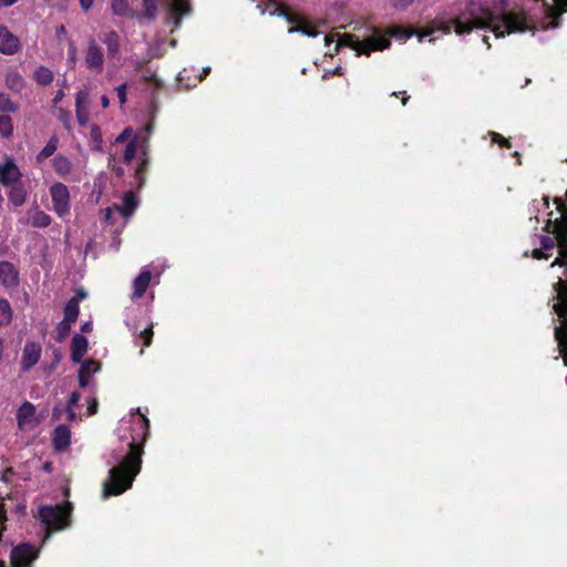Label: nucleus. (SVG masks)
<instances>
[{"label": "nucleus", "instance_id": "nucleus-22", "mask_svg": "<svg viewBox=\"0 0 567 567\" xmlns=\"http://www.w3.org/2000/svg\"><path fill=\"white\" fill-rule=\"evenodd\" d=\"M52 166L60 177H66L72 172L71 161L61 154L53 158Z\"/></svg>", "mask_w": 567, "mask_h": 567}, {"label": "nucleus", "instance_id": "nucleus-62", "mask_svg": "<svg viewBox=\"0 0 567 567\" xmlns=\"http://www.w3.org/2000/svg\"><path fill=\"white\" fill-rule=\"evenodd\" d=\"M69 421H74L76 419V413L73 409H66Z\"/></svg>", "mask_w": 567, "mask_h": 567}, {"label": "nucleus", "instance_id": "nucleus-53", "mask_svg": "<svg viewBox=\"0 0 567 567\" xmlns=\"http://www.w3.org/2000/svg\"><path fill=\"white\" fill-rule=\"evenodd\" d=\"M12 474H13V468L12 467H7L1 473L0 480L7 483V482H9V476L12 475Z\"/></svg>", "mask_w": 567, "mask_h": 567}, {"label": "nucleus", "instance_id": "nucleus-35", "mask_svg": "<svg viewBox=\"0 0 567 567\" xmlns=\"http://www.w3.org/2000/svg\"><path fill=\"white\" fill-rule=\"evenodd\" d=\"M414 33V30L411 28L405 27H393L389 30V35L396 38L399 40H408L410 39Z\"/></svg>", "mask_w": 567, "mask_h": 567}, {"label": "nucleus", "instance_id": "nucleus-60", "mask_svg": "<svg viewBox=\"0 0 567 567\" xmlns=\"http://www.w3.org/2000/svg\"><path fill=\"white\" fill-rule=\"evenodd\" d=\"M81 331L82 332H91L92 331V323L91 322L83 323L82 327H81Z\"/></svg>", "mask_w": 567, "mask_h": 567}, {"label": "nucleus", "instance_id": "nucleus-18", "mask_svg": "<svg viewBox=\"0 0 567 567\" xmlns=\"http://www.w3.org/2000/svg\"><path fill=\"white\" fill-rule=\"evenodd\" d=\"M101 40L106 45L109 58H115L118 54L121 48L118 33L114 30L107 31L103 34Z\"/></svg>", "mask_w": 567, "mask_h": 567}, {"label": "nucleus", "instance_id": "nucleus-25", "mask_svg": "<svg viewBox=\"0 0 567 567\" xmlns=\"http://www.w3.org/2000/svg\"><path fill=\"white\" fill-rule=\"evenodd\" d=\"M53 79H54L53 72L47 66L40 65L33 72V80L39 85H49L52 83Z\"/></svg>", "mask_w": 567, "mask_h": 567}, {"label": "nucleus", "instance_id": "nucleus-21", "mask_svg": "<svg viewBox=\"0 0 567 567\" xmlns=\"http://www.w3.org/2000/svg\"><path fill=\"white\" fill-rule=\"evenodd\" d=\"M10 190H9V200L14 206H21L25 202L27 192L24 189V186L19 181L17 183L10 184Z\"/></svg>", "mask_w": 567, "mask_h": 567}, {"label": "nucleus", "instance_id": "nucleus-13", "mask_svg": "<svg viewBox=\"0 0 567 567\" xmlns=\"http://www.w3.org/2000/svg\"><path fill=\"white\" fill-rule=\"evenodd\" d=\"M71 444V430L66 424L58 425L52 433V445L55 451L62 452Z\"/></svg>", "mask_w": 567, "mask_h": 567}, {"label": "nucleus", "instance_id": "nucleus-11", "mask_svg": "<svg viewBox=\"0 0 567 567\" xmlns=\"http://www.w3.org/2000/svg\"><path fill=\"white\" fill-rule=\"evenodd\" d=\"M21 49L20 39L8 27L0 24V53L13 55Z\"/></svg>", "mask_w": 567, "mask_h": 567}, {"label": "nucleus", "instance_id": "nucleus-59", "mask_svg": "<svg viewBox=\"0 0 567 567\" xmlns=\"http://www.w3.org/2000/svg\"><path fill=\"white\" fill-rule=\"evenodd\" d=\"M64 97V92L63 90H59L53 99V104L56 105L58 103H60L62 101V99Z\"/></svg>", "mask_w": 567, "mask_h": 567}, {"label": "nucleus", "instance_id": "nucleus-46", "mask_svg": "<svg viewBox=\"0 0 567 567\" xmlns=\"http://www.w3.org/2000/svg\"><path fill=\"white\" fill-rule=\"evenodd\" d=\"M81 395L79 392H72L69 396L66 409H73L79 403Z\"/></svg>", "mask_w": 567, "mask_h": 567}, {"label": "nucleus", "instance_id": "nucleus-3", "mask_svg": "<svg viewBox=\"0 0 567 567\" xmlns=\"http://www.w3.org/2000/svg\"><path fill=\"white\" fill-rule=\"evenodd\" d=\"M391 45V41L389 38L381 35V34H374L371 38L359 40V38L351 33H344L342 34L337 44H336V52L339 51L340 47H348L352 50L357 51V54H370L373 51H380L388 49Z\"/></svg>", "mask_w": 567, "mask_h": 567}, {"label": "nucleus", "instance_id": "nucleus-55", "mask_svg": "<svg viewBox=\"0 0 567 567\" xmlns=\"http://www.w3.org/2000/svg\"><path fill=\"white\" fill-rule=\"evenodd\" d=\"M79 2L82 10L89 11L93 6L94 0H79Z\"/></svg>", "mask_w": 567, "mask_h": 567}, {"label": "nucleus", "instance_id": "nucleus-51", "mask_svg": "<svg viewBox=\"0 0 567 567\" xmlns=\"http://www.w3.org/2000/svg\"><path fill=\"white\" fill-rule=\"evenodd\" d=\"M533 257L536 259H547L549 257V255H547L545 252V250L540 248V249L533 250Z\"/></svg>", "mask_w": 567, "mask_h": 567}, {"label": "nucleus", "instance_id": "nucleus-61", "mask_svg": "<svg viewBox=\"0 0 567 567\" xmlns=\"http://www.w3.org/2000/svg\"><path fill=\"white\" fill-rule=\"evenodd\" d=\"M101 104H102V107H103V109L109 107V105H110V100H109V97H107L106 95H102V96H101Z\"/></svg>", "mask_w": 567, "mask_h": 567}, {"label": "nucleus", "instance_id": "nucleus-31", "mask_svg": "<svg viewBox=\"0 0 567 567\" xmlns=\"http://www.w3.org/2000/svg\"><path fill=\"white\" fill-rule=\"evenodd\" d=\"M19 110V104L14 102L9 94L0 93V112L16 113Z\"/></svg>", "mask_w": 567, "mask_h": 567}, {"label": "nucleus", "instance_id": "nucleus-34", "mask_svg": "<svg viewBox=\"0 0 567 567\" xmlns=\"http://www.w3.org/2000/svg\"><path fill=\"white\" fill-rule=\"evenodd\" d=\"M13 134V123L9 115H0V135L4 138L11 137Z\"/></svg>", "mask_w": 567, "mask_h": 567}, {"label": "nucleus", "instance_id": "nucleus-27", "mask_svg": "<svg viewBox=\"0 0 567 567\" xmlns=\"http://www.w3.org/2000/svg\"><path fill=\"white\" fill-rule=\"evenodd\" d=\"M80 313L79 299L72 297L64 307V318L69 322L74 323L78 320Z\"/></svg>", "mask_w": 567, "mask_h": 567}, {"label": "nucleus", "instance_id": "nucleus-41", "mask_svg": "<svg viewBox=\"0 0 567 567\" xmlns=\"http://www.w3.org/2000/svg\"><path fill=\"white\" fill-rule=\"evenodd\" d=\"M488 134H489V136L492 138V143H496L501 147H504V148H511L512 147V143L509 142V140L505 138L502 134L496 133V132H489Z\"/></svg>", "mask_w": 567, "mask_h": 567}, {"label": "nucleus", "instance_id": "nucleus-38", "mask_svg": "<svg viewBox=\"0 0 567 567\" xmlns=\"http://www.w3.org/2000/svg\"><path fill=\"white\" fill-rule=\"evenodd\" d=\"M78 62V49L73 41L69 42L68 45V60L66 63L70 69H75Z\"/></svg>", "mask_w": 567, "mask_h": 567}, {"label": "nucleus", "instance_id": "nucleus-33", "mask_svg": "<svg viewBox=\"0 0 567 567\" xmlns=\"http://www.w3.org/2000/svg\"><path fill=\"white\" fill-rule=\"evenodd\" d=\"M111 10L114 16L125 17L130 12L127 0H111Z\"/></svg>", "mask_w": 567, "mask_h": 567}, {"label": "nucleus", "instance_id": "nucleus-50", "mask_svg": "<svg viewBox=\"0 0 567 567\" xmlns=\"http://www.w3.org/2000/svg\"><path fill=\"white\" fill-rule=\"evenodd\" d=\"M558 14L567 12V0H555Z\"/></svg>", "mask_w": 567, "mask_h": 567}, {"label": "nucleus", "instance_id": "nucleus-36", "mask_svg": "<svg viewBox=\"0 0 567 567\" xmlns=\"http://www.w3.org/2000/svg\"><path fill=\"white\" fill-rule=\"evenodd\" d=\"M157 12V0H143V16L147 20H154Z\"/></svg>", "mask_w": 567, "mask_h": 567}, {"label": "nucleus", "instance_id": "nucleus-23", "mask_svg": "<svg viewBox=\"0 0 567 567\" xmlns=\"http://www.w3.org/2000/svg\"><path fill=\"white\" fill-rule=\"evenodd\" d=\"M4 82L6 86L16 93L22 92V90L25 87V81L23 76L17 71L7 73Z\"/></svg>", "mask_w": 567, "mask_h": 567}, {"label": "nucleus", "instance_id": "nucleus-8", "mask_svg": "<svg viewBox=\"0 0 567 567\" xmlns=\"http://www.w3.org/2000/svg\"><path fill=\"white\" fill-rule=\"evenodd\" d=\"M37 555L34 547L30 544H21L11 550V567H30Z\"/></svg>", "mask_w": 567, "mask_h": 567}, {"label": "nucleus", "instance_id": "nucleus-56", "mask_svg": "<svg viewBox=\"0 0 567 567\" xmlns=\"http://www.w3.org/2000/svg\"><path fill=\"white\" fill-rule=\"evenodd\" d=\"M75 112H76V117H78L79 123L81 125H84L86 123V121H87L86 115L83 114L82 109L75 110Z\"/></svg>", "mask_w": 567, "mask_h": 567}, {"label": "nucleus", "instance_id": "nucleus-44", "mask_svg": "<svg viewBox=\"0 0 567 567\" xmlns=\"http://www.w3.org/2000/svg\"><path fill=\"white\" fill-rule=\"evenodd\" d=\"M115 90L121 105L125 104L127 101V84H120Z\"/></svg>", "mask_w": 567, "mask_h": 567}, {"label": "nucleus", "instance_id": "nucleus-47", "mask_svg": "<svg viewBox=\"0 0 567 567\" xmlns=\"http://www.w3.org/2000/svg\"><path fill=\"white\" fill-rule=\"evenodd\" d=\"M415 0H391V3L396 9H408Z\"/></svg>", "mask_w": 567, "mask_h": 567}, {"label": "nucleus", "instance_id": "nucleus-48", "mask_svg": "<svg viewBox=\"0 0 567 567\" xmlns=\"http://www.w3.org/2000/svg\"><path fill=\"white\" fill-rule=\"evenodd\" d=\"M87 97V93L84 91H79L75 96V110L82 109V104L85 102Z\"/></svg>", "mask_w": 567, "mask_h": 567}, {"label": "nucleus", "instance_id": "nucleus-30", "mask_svg": "<svg viewBox=\"0 0 567 567\" xmlns=\"http://www.w3.org/2000/svg\"><path fill=\"white\" fill-rule=\"evenodd\" d=\"M13 311L10 302L1 298L0 299V326H7L12 321Z\"/></svg>", "mask_w": 567, "mask_h": 567}, {"label": "nucleus", "instance_id": "nucleus-26", "mask_svg": "<svg viewBox=\"0 0 567 567\" xmlns=\"http://www.w3.org/2000/svg\"><path fill=\"white\" fill-rule=\"evenodd\" d=\"M58 146H59V138L56 137V135L51 136L50 140L48 141L47 145L37 155V162L42 163L47 158L52 156L55 153V151L58 150Z\"/></svg>", "mask_w": 567, "mask_h": 567}, {"label": "nucleus", "instance_id": "nucleus-37", "mask_svg": "<svg viewBox=\"0 0 567 567\" xmlns=\"http://www.w3.org/2000/svg\"><path fill=\"white\" fill-rule=\"evenodd\" d=\"M71 324L72 322H69L66 320H62L56 326V341L62 342L70 333L71 331Z\"/></svg>", "mask_w": 567, "mask_h": 567}, {"label": "nucleus", "instance_id": "nucleus-64", "mask_svg": "<svg viewBox=\"0 0 567 567\" xmlns=\"http://www.w3.org/2000/svg\"><path fill=\"white\" fill-rule=\"evenodd\" d=\"M60 415H61V410H60L58 406H55V408L53 409V412H52V417H53V419H59V417H60Z\"/></svg>", "mask_w": 567, "mask_h": 567}, {"label": "nucleus", "instance_id": "nucleus-9", "mask_svg": "<svg viewBox=\"0 0 567 567\" xmlns=\"http://www.w3.org/2000/svg\"><path fill=\"white\" fill-rule=\"evenodd\" d=\"M41 353V344L39 342L28 340L22 350V357L20 361L21 370L27 372L32 369L39 362Z\"/></svg>", "mask_w": 567, "mask_h": 567}, {"label": "nucleus", "instance_id": "nucleus-52", "mask_svg": "<svg viewBox=\"0 0 567 567\" xmlns=\"http://www.w3.org/2000/svg\"><path fill=\"white\" fill-rule=\"evenodd\" d=\"M131 128H125L117 137H116V142L117 143H122L124 141H126L128 138V136L131 135Z\"/></svg>", "mask_w": 567, "mask_h": 567}, {"label": "nucleus", "instance_id": "nucleus-1", "mask_svg": "<svg viewBox=\"0 0 567 567\" xmlns=\"http://www.w3.org/2000/svg\"><path fill=\"white\" fill-rule=\"evenodd\" d=\"M505 0H466L464 9L450 22L442 23V31L451 29L458 35L468 34L475 29H491L496 38L525 32L533 29L524 11H507Z\"/></svg>", "mask_w": 567, "mask_h": 567}, {"label": "nucleus", "instance_id": "nucleus-43", "mask_svg": "<svg viewBox=\"0 0 567 567\" xmlns=\"http://www.w3.org/2000/svg\"><path fill=\"white\" fill-rule=\"evenodd\" d=\"M143 81L151 83V84L155 85L156 87L163 86V82L161 81V79L157 76V74L155 72L147 71L143 75Z\"/></svg>", "mask_w": 567, "mask_h": 567}, {"label": "nucleus", "instance_id": "nucleus-12", "mask_svg": "<svg viewBox=\"0 0 567 567\" xmlns=\"http://www.w3.org/2000/svg\"><path fill=\"white\" fill-rule=\"evenodd\" d=\"M554 289L557 292L558 302L554 305V311L559 318L566 319L567 321V280H559L554 285Z\"/></svg>", "mask_w": 567, "mask_h": 567}, {"label": "nucleus", "instance_id": "nucleus-42", "mask_svg": "<svg viewBox=\"0 0 567 567\" xmlns=\"http://www.w3.org/2000/svg\"><path fill=\"white\" fill-rule=\"evenodd\" d=\"M153 336V326L150 324L140 333V338L143 341V347H150L152 344Z\"/></svg>", "mask_w": 567, "mask_h": 567}, {"label": "nucleus", "instance_id": "nucleus-54", "mask_svg": "<svg viewBox=\"0 0 567 567\" xmlns=\"http://www.w3.org/2000/svg\"><path fill=\"white\" fill-rule=\"evenodd\" d=\"M97 401L95 399L92 400V402L87 406V414L94 415L97 412Z\"/></svg>", "mask_w": 567, "mask_h": 567}, {"label": "nucleus", "instance_id": "nucleus-29", "mask_svg": "<svg viewBox=\"0 0 567 567\" xmlns=\"http://www.w3.org/2000/svg\"><path fill=\"white\" fill-rule=\"evenodd\" d=\"M35 413V406L31 403L25 401L18 410L17 413V420L19 425L21 426L28 419L33 416Z\"/></svg>", "mask_w": 567, "mask_h": 567}, {"label": "nucleus", "instance_id": "nucleus-5", "mask_svg": "<svg viewBox=\"0 0 567 567\" xmlns=\"http://www.w3.org/2000/svg\"><path fill=\"white\" fill-rule=\"evenodd\" d=\"M272 14L278 17H282L287 20L289 24L292 27L288 30L289 33L300 32L308 37L315 38L318 35V31L306 18L293 13L287 6L277 3Z\"/></svg>", "mask_w": 567, "mask_h": 567}, {"label": "nucleus", "instance_id": "nucleus-57", "mask_svg": "<svg viewBox=\"0 0 567 567\" xmlns=\"http://www.w3.org/2000/svg\"><path fill=\"white\" fill-rule=\"evenodd\" d=\"M7 520V509L6 504L0 505V525H2Z\"/></svg>", "mask_w": 567, "mask_h": 567}, {"label": "nucleus", "instance_id": "nucleus-39", "mask_svg": "<svg viewBox=\"0 0 567 567\" xmlns=\"http://www.w3.org/2000/svg\"><path fill=\"white\" fill-rule=\"evenodd\" d=\"M136 152H137L136 141L132 140L125 146L124 162L127 163V164L131 163L134 159V157L136 155Z\"/></svg>", "mask_w": 567, "mask_h": 567}, {"label": "nucleus", "instance_id": "nucleus-58", "mask_svg": "<svg viewBox=\"0 0 567 567\" xmlns=\"http://www.w3.org/2000/svg\"><path fill=\"white\" fill-rule=\"evenodd\" d=\"M19 0H0V8H9L16 4Z\"/></svg>", "mask_w": 567, "mask_h": 567}, {"label": "nucleus", "instance_id": "nucleus-28", "mask_svg": "<svg viewBox=\"0 0 567 567\" xmlns=\"http://www.w3.org/2000/svg\"><path fill=\"white\" fill-rule=\"evenodd\" d=\"M567 230V208L560 213V217L554 221L549 218L545 227L546 231L557 233L559 230Z\"/></svg>", "mask_w": 567, "mask_h": 567}, {"label": "nucleus", "instance_id": "nucleus-17", "mask_svg": "<svg viewBox=\"0 0 567 567\" xmlns=\"http://www.w3.org/2000/svg\"><path fill=\"white\" fill-rule=\"evenodd\" d=\"M152 279L151 270L144 267L138 276L133 281V295L136 298H141L146 292Z\"/></svg>", "mask_w": 567, "mask_h": 567}, {"label": "nucleus", "instance_id": "nucleus-40", "mask_svg": "<svg viewBox=\"0 0 567 567\" xmlns=\"http://www.w3.org/2000/svg\"><path fill=\"white\" fill-rule=\"evenodd\" d=\"M556 239L559 244L560 250L559 254L563 257H567V230H559L556 233Z\"/></svg>", "mask_w": 567, "mask_h": 567}, {"label": "nucleus", "instance_id": "nucleus-4", "mask_svg": "<svg viewBox=\"0 0 567 567\" xmlns=\"http://www.w3.org/2000/svg\"><path fill=\"white\" fill-rule=\"evenodd\" d=\"M72 509L70 502L55 506L47 505L39 508V517L49 533L61 530L70 525Z\"/></svg>", "mask_w": 567, "mask_h": 567}, {"label": "nucleus", "instance_id": "nucleus-49", "mask_svg": "<svg viewBox=\"0 0 567 567\" xmlns=\"http://www.w3.org/2000/svg\"><path fill=\"white\" fill-rule=\"evenodd\" d=\"M566 200L565 197H555L554 198V204L556 205V209L561 213L563 210H565L567 208V204H566Z\"/></svg>", "mask_w": 567, "mask_h": 567}, {"label": "nucleus", "instance_id": "nucleus-6", "mask_svg": "<svg viewBox=\"0 0 567 567\" xmlns=\"http://www.w3.org/2000/svg\"><path fill=\"white\" fill-rule=\"evenodd\" d=\"M104 63L105 54L103 48L94 38H89L84 50L85 68L93 73L100 74L104 70Z\"/></svg>", "mask_w": 567, "mask_h": 567}, {"label": "nucleus", "instance_id": "nucleus-19", "mask_svg": "<svg viewBox=\"0 0 567 567\" xmlns=\"http://www.w3.org/2000/svg\"><path fill=\"white\" fill-rule=\"evenodd\" d=\"M137 206H138V200H137L134 192L127 190L124 194L123 204L121 206L116 205L115 208L120 212V214L123 217L128 218L134 214Z\"/></svg>", "mask_w": 567, "mask_h": 567}, {"label": "nucleus", "instance_id": "nucleus-45", "mask_svg": "<svg viewBox=\"0 0 567 567\" xmlns=\"http://www.w3.org/2000/svg\"><path fill=\"white\" fill-rule=\"evenodd\" d=\"M542 249L545 251L551 250L555 247V238L549 236H542L540 238Z\"/></svg>", "mask_w": 567, "mask_h": 567}, {"label": "nucleus", "instance_id": "nucleus-20", "mask_svg": "<svg viewBox=\"0 0 567 567\" xmlns=\"http://www.w3.org/2000/svg\"><path fill=\"white\" fill-rule=\"evenodd\" d=\"M99 370V364L93 360L83 362L79 369L78 379L81 388H86L92 373Z\"/></svg>", "mask_w": 567, "mask_h": 567}, {"label": "nucleus", "instance_id": "nucleus-14", "mask_svg": "<svg viewBox=\"0 0 567 567\" xmlns=\"http://www.w3.org/2000/svg\"><path fill=\"white\" fill-rule=\"evenodd\" d=\"M21 173L12 158H8L3 165H0V182L4 186L20 181Z\"/></svg>", "mask_w": 567, "mask_h": 567}, {"label": "nucleus", "instance_id": "nucleus-16", "mask_svg": "<svg viewBox=\"0 0 567 567\" xmlns=\"http://www.w3.org/2000/svg\"><path fill=\"white\" fill-rule=\"evenodd\" d=\"M89 342L82 334H74L71 341V360L74 363H80L87 352Z\"/></svg>", "mask_w": 567, "mask_h": 567}, {"label": "nucleus", "instance_id": "nucleus-2", "mask_svg": "<svg viewBox=\"0 0 567 567\" xmlns=\"http://www.w3.org/2000/svg\"><path fill=\"white\" fill-rule=\"evenodd\" d=\"M138 414L140 417L136 423L140 426L141 434H137V437H132L128 450L121 460L113 456L114 460L118 461V464L109 471V477L103 483V495L105 497L121 495L131 488L134 478L141 472L143 443L150 435V421L144 414L140 412Z\"/></svg>", "mask_w": 567, "mask_h": 567}, {"label": "nucleus", "instance_id": "nucleus-32", "mask_svg": "<svg viewBox=\"0 0 567 567\" xmlns=\"http://www.w3.org/2000/svg\"><path fill=\"white\" fill-rule=\"evenodd\" d=\"M51 221H52V219H51L50 215H48L43 210H35V213L33 214V216L31 218L32 226L38 227V228L48 227L51 224Z\"/></svg>", "mask_w": 567, "mask_h": 567}, {"label": "nucleus", "instance_id": "nucleus-7", "mask_svg": "<svg viewBox=\"0 0 567 567\" xmlns=\"http://www.w3.org/2000/svg\"><path fill=\"white\" fill-rule=\"evenodd\" d=\"M49 190L54 213L59 217L68 215L71 209V197L68 186L61 182H56L50 186Z\"/></svg>", "mask_w": 567, "mask_h": 567}, {"label": "nucleus", "instance_id": "nucleus-15", "mask_svg": "<svg viewBox=\"0 0 567 567\" xmlns=\"http://www.w3.org/2000/svg\"><path fill=\"white\" fill-rule=\"evenodd\" d=\"M168 12L174 20V28H179L182 18L190 12L189 0H172Z\"/></svg>", "mask_w": 567, "mask_h": 567}, {"label": "nucleus", "instance_id": "nucleus-63", "mask_svg": "<svg viewBox=\"0 0 567 567\" xmlns=\"http://www.w3.org/2000/svg\"><path fill=\"white\" fill-rule=\"evenodd\" d=\"M433 32H434V29H426V30H424L423 32H421V33L419 34V38H420V40H421V39H423L424 37H429V35H431Z\"/></svg>", "mask_w": 567, "mask_h": 567}, {"label": "nucleus", "instance_id": "nucleus-10", "mask_svg": "<svg viewBox=\"0 0 567 567\" xmlns=\"http://www.w3.org/2000/svg\"><path fill=\"white\" fill-rule=\"evenodd\" d=\"M0 284L6 289H16L20 284L19 269L10 261H0Z\"/></svg>", "mask_w": 567, "mask_h": 567}, {"label": "nucleus", "instance_id": "nucleus-24", "mask_svg": "<svg viewBox=\"0 0 567 567\" xmlns=\"http://www.w3.org/2000/svg\"><path fill=\"white\" fill-rule=\"evenodd\" d=\"M150 167V157L146 152H143V158L141 159L136 171L135 181L138 188L143 187L146 179V173Z\"/></svg>", "mask_w": 567, "mask_h": 567}]
</instances>
